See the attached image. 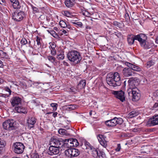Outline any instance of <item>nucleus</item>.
<instances>
[{
    "instance_id": "nucleus-1",
    "label": "nucleus",
    "mask_w": 158,
    "mask_h": 158,
    "mask_svg": "<svg viewBox=\"0 0 158 158\" xmlns=\"http://www.w3.org/2000/svg\"><path fill=\"white\" fill-rule=\"evenodd\" d=\"M63 142L57 138H52L50 142L48 154L50 156L56 155L60 152V149L63 145Z\"/></svg>"
},
{
    "instance_id": "nucleus-2",
    "label": "nucleus",
    "mask_w": 158,
    "mask_h": 158,
    "mask_svg": "<svg viewBox=\"0 0 158 158\" xmlns=\"http://www.w3.org/2000/svg\"><path fill=\"white\" fill-rule=\"evenodd\" d=\"M106 81L108 84L113 87L119 86L121 83L119 74L117 72L108 73L107 76Z\"/></svg>"
},
{
    "instance_id": "nucleus-3",
    "label": "nucleus",
    "mask_w": 158,
    "mask_h": 158,
    "mask_svg": "<svg viewBox=\"0 0 158 158\" xmlns=\"http://www.w3.org/2000/svg\"><path fill=\"white\" fill-rule=\"evenodd\" d=\"M135 81L132 78L128 81V94L130 92L132 94V99L133 101H136L140 98V94L139 90L136 88L134 84Z\"/></svg>"
},
{
    "instance_id": "nucleus-4",
    "label": "nucleus",
    "mask_w": 158,
    "mask_h": 158,
    "mask_svg": "<svg viewBox=\"0 0 158 158\" xmlns=\"http://www.w3.org/2000/svg\"><path fill=\"white\" fill-rule=\"evenodd\" d=\"M67 57L69 60L76 64L79 63L81 59L80 53L75 50L69 52L67 54Z\"/></svg>"
},
{
    "instance_id": "nucleus-5",
    "label": "nucleus",
    "mask_w": 158,
    "mask_h": 158,
    "mask_svg": "<svg viewBox=\"0 0 158 158\" xmlns=\"http://www.w3.org/2000/svg\"><path fill=\"white\" fill-rule=\"evenodd\" d=\"M14 120L12 119H9L5 120L3 123V127L5 129L8 131H12L15 129Z\"/></svg>"
},
{
    "instance_id": "nucleus-6",
    "label": "nucleus",
    "mask_w": 158,
    "mask_h": 158,
    "mask_svg": "<svg viewBox=\"0 0 158 158\" xmlns=\"http://www.w3.org/2000/svg\"><path fill=\"white\" fill-rule=\"evenodd\" d=\"M14 152L17 154L22 153L25 148L24 144L20 142H16L13 145Z\"/></svg>"
},
{
    "instance_id": "nucleus-7",
    "label": "nucleus",
    "mask_w": 158,
    "mask_h": 158,
    "mask_svg": "<svg viewBox=\"0 0 158 158\" xmlns=\"http://www.w3.org/2000/svg\"><path fill=\"white\" fill-rule=\"evenodd\" d=\"M64 153L67 157L71 158L78 156L80 154V152L77 149L71 148L65 150Z\"/></svg>"
},
{
    "instance_id": "nucleus-8",
    "label": "nucleus",
    "mask_w": 158,
    "mask_h": 158,
    "mask_svg": "<svg viewBox=\"0 0 158 158\" xmlns=\"http://www.w3.org/2000/svg\"><path fill=\"white\" fill-rule=\"evenodd\" d=\"M25 16L24 13L22 11H15L12 14V18L17 21H20L23 19Z\"/></svg>"
},
{
    "instance_id": "nucleus-9",
    "label": "nucleus",
    "mask_w": 158,
    "mask_h": 158,
    "mask_svg": "<svg viewBox=\"0 0 158 158\" xmlns=\"http://www.w3.org/2000/svg\"><path fill=\"white\" fill-rule=\"evenodd\" d=\"M114 94L116 97L119 99L121 102H123L125 100L124 93L122 90L114 91Z\"/></svg>"
},
{
    "instance_id": "nucleus-10",
    "label": "nucleus",
    "mask_w": 158,
    "mask_h": 158,
    "mask_svg": "<svg viewBox=\"0 0 158 158\" xmlns=\"http://www.w3.org/2000/svg\"><path fill=\"white\" fill-rule=\"evenodd\" d=\"M136 40H138L141 45H143V44L147 39V37L145 35L143 34H140L136 35Z\"/></svg>"
},
{
    "instance_id": "nucleus-11",
    "label": "nucleus",
    "mask_w": 158,
    "mask_h": 158,
    "mask_svg": "<svg viewBox=\"0 0 158 158\" xmlns=\"http://www.w3.org/2000/svg\"><path fill=\"white\" fill-rule=\"evenodd\" d=\"M150 126H154L158 125V115H154L149 119L147 123Z\"/></svg>"
},
{
    "instance_id": "nucleus-12",
    "label": "nucleus",
    "mask_w": 158,
    "mask_h": 158,
    "mask_svg": "<svg viewBox=\"0 0 158 158\" xmlns=\"http://www.w3.org/2000/svg\"><path fill=\"white\" fill-rule=\"evenodd\" d=\"M36 119L35 118L32 117H29L27 119V124L28 128L31 129L33 128L34 125L36 123Z\"/></svg>"
},
{
    "instance_id": "nucleus-13",
    "label": "nucleus",
    "mask_w": 158,
    "mask_h": 158,
    "mask_svg": "<svg viewBox=\"0 0 158 158\" xmlns=\"http://www.w3.org/2000/svg\"><path fill=\"white\" fill-rule=\"evenodd\" d=\"M97 138L100 144L106 148L107 146V142L105 139L106 137L103 135H99L97 136Z\"/></svg>"
},
{
    "instance_id": "nucleus-14",
    "label": "nucleus",
    "mask_w": 158,
    "mask_h": 158,
    "mask_svg": "<svg viewBox=\"0 0 158 158\" xmlns=\"http://www.w3.org/2000/svg\"><path fill=\"white\" fill-rule=\"evenodd\" d=\"M60 140L63 142V146L65 147L69 148L72 147L73 146V139H66L64 140L62 139H60Z\"/></svg>"
},
{
    "instance_id": "nucleus-15",
    "label": "nucleus",
    "mask_w": 158,
    "mask_h": 158,
    "mask_svg": "<svg viewBox=\"0 0 158 158\" xmlns=\"http://www.w3.org/2000/svg\"><path fill=\"white\" fill-rule=\"evenodd\" d=\"M21 99L19 97H14L11 99V104L13 106H16L21 104Z\"/></svg>"
},
{
    "instance_id": "nucleus-16",
    "label": "nucleus",
    "mask_w": 158,
    "mask_h": 158,
    "mask_svg": "<svg viewBox=\"0 0 158 158\" xmlns=\"http://www.w3.org/2000/svg\"><path fill=\"white\" fill-rule=\"evenodd\" d=\"M126 65L128 67L132 70L137 71H140L141 70V68L138 66L131 64L130 63L126 62L125 63Z\"/></svg>"
},
{
    "instance_id": "nucleus-17",
    "label": "nucleus",
    "mask_w": 158,
    "mask_h": 158,
    "mask_svg": "<svg viewBox=\"0 0 158 158\" xmlns=\"http://www.w3.org/2000/svg\"><path fill=\"white\" fill-rule=\"evenodd\" d=\"M49 48L51 51V53L52 55L55 56L56 54V51L55 48L56 44L54 42H50Z\"/></svg>"
},
{
    "instance_id": "nucleus-18",
    "label": "nucleus",
    "mask_w": 158,
    "mask_h": 158,
    "mask_svg": "<svg viewBox=\"0 0 158 158\" xmlns=\"http://www.w3.org/2000/svg\"><path fill=\"white\" fill-rule=\"evenodd\" d=\"M92 149H91L90 150L92 152L91 153L92 155V156L94 157L95 158H97L98 156V154H100L102 156V155H104V153L103 152H101L100 151L98 152L97 149L95 148L94 147Z\"/></svg>"
},
{
    "instance_id": "nucleus-19",
    "label": "nucleus",
    "mask_w": 158,
    "mask_h": 158,
    "mask_svg": "<svg viewBox=\"0 0 158 158\" xmlns=\"http://www.w3.org/2000/svg\"><path fill=\"white\" fill-rule=\"evenodd\" d=\"M123 73L124 75L126 77L131 76L133 74L131 69L130 68H124L123 71Z\"/></svg>"
},
{
    "instance_id": "nucleus-20",
    "label": "nucleus",
    "mask_w": 158,
    "mask_h": 158,
    "mask_svg": "<svg viewBox=\"0 0 158 158\" xmlns=\"http://www.w3.org/2000/svg\"><path fill=\"white\" fill-rule=\"evenodd\" d=\"M11 4L15 9H19L21 7V6L18 0H10Z\"/></svg>"
},
{
    "instance_id": "nucleus-21",
    "label": "nucleus",
    "mask_w": 158,
    "mask_h": 158,
    "mask_svg": "<svg viewBox=\"0 0 158 158\" xmlns=\"http://www.w3.org/2000/svg\"><path fill=\"white\" fill-rule=\"evenodd\" d=\"M64 4L67 8H70L73 7L75 4V0H65Z\"/></svg>"
},
{
    "instance_id": "nucleus-22",
    "label": "nucleus",
    "mask_w": 158,
    "mask_h": 158,
    "mask_svg": "<svg viewBox=\"0 0 158 158\" xmlns=\"http://www.w3.org/2000/svg\"><path fill=\"white\" fill-rule=\"evenodd\" d=\"M136 35H128L127 37V42L128 44L130 45L133 44L134 42V41L136 40Z\"/></svg>"
},
{
    "instance_id": "nucleus-23",
    "label": "nucleus",
    "mask_w": 158,
    "mask_h": 158,
    "mask_svg": "<svg viewBox=\"0 0 158 158\" xmlns=\"http://www.w3.org/2000/svg\"><path fill=\"white\" fill-rule=\"evenodd\" d=\"M15 110L18 113H23L25 114L27 113L26 109L21 106H16L15 108Z\"/></svg>"
},
{
    "instance_id": "nucleus-24",
    "label": "nucleus",
    "mask_w": 158,
    "mask_h": 158,
    "mask_svg": "<svg viewBox=\"0 0 158 158\" xmlns=\"http://www.w3.org/2000/svg\"><path fill=\"white\" fill-rule=\"evenodd\" d=\"M153 45L154 44L153 43H149L146 41L143 44V45H142L141 46L145 49H148L151 48Z\"/></svg>"
},
{
    "instance_id": "nucleus-25",
    "label": "nucleus",
    "mask_w": 158,
    "mask_h": 158,
    "mask_svg": "<svg viewBox=\"0 0 158 158\" xmlns=\"http://www.w3.org/2000/svg\"><path fill=\"white\" fill-rule=\"evenodd\" d=\"M139 114V112L136 111L134 110L130 112L127 115V117L130 118H132L137 116Z\"/></svg>"
},
{
    "instance_id": "nucleus-26",
    "label": "nucleus",
    "mask_w": 158,
    "mask_h": 158,
    "mask_svg": "<svg viewBox=\"0 0 158 158\" xmlns=\"http://www.w3.org/2000/svg\"><path fill=\"white\" fill-rule=\"evenodd\" d=\"M86 85V81L85 80L80 81L78 85V88L80 89L84 88Z\"/></svg>"
},
{
    "instance_id": "nucleus-27",
    "label": "nucleus",
    "mask_w": 158,
    "mask_h": 158,
    "mask_svg": "<svg viewBox=\"0 0 158 158\" xmlns=\"http://www.w3.org/2000/svg\"><path fill=\"white\" fill-rule=\"evenodd\" d=\"M71 23L77 28L80 27L82 28L83 27L82 23L80 22H71Z\"/></svg>"
},
{
    "instance_id": "nucleus-28",
    "label": "nucleus",
    "mask_w": 158,
    "mask_h": 158,
    "mask_svg": "<svg viewBox=\"0 0 158 158\" xmlns=\"http://www.w3.org/2000/svg\"><path fill=\"white\" fill-rule=\"evenodd\" d=\"M62 13L63 15L68 17H71L72 15L71 13L69 11L63 10Z\"/></svg>"
},
{
    "instance_id": "nucleus-29",
    "label": "nucleus",
    "mask_w": 158,
    "mask_h": 158,
    "mask_svg": "<svg viewBox=\"0 0 158 158\" xmlns=\"http://www.w3.org/2000/svg\"><path fill=\"white\" fill-rule=\"evenodd\" d=\"M115 118L116 125L117 124H121L123 123V121L121 118L115 117Z\"/></svg>"
},
{
    "instance_id": "nucleus-30",
    "label": "nucleus",
    "mask_w": 158,
    "mask_h": 158,
    "mask_svg": "<svg viewBox=\"0 0 158 158\" xmlns=\"http://www.w3.org/2000/svg\"><path fill=\"white\" fill-rule=\"evenodd\" d=\"M58 133L62 135H66L67 131L66 130L64 129H60L58 130Z\"/></svg>"
},
{
    "instance_id": "nucleus-31",
    "label": "nucleus",
    "mask_w": 158,
    "mask_h": 158,
    "mask_svg": "<svg viewBox=\"0 0 158 158\" xmlns=\"http://www.w3.org/2000/svg\"><path fill=\"white\" fill-rule=\"evenodd\" d=\"M152 20L153 22V23L156 25L158 24V17L156 16H154L152 18Z\"/></svg>"
},
{
    "instance_id": "nucleus-32",
    "label": "nucleus",
    "mask_w": 158,
    "mask_h": 158,
    "mask_svg": "<svg viewBox=\"0 0 158 158\" xmlns=\"http://www.w3.org/2000/svg\"><path fill=\"white\" fill-rule=\"evenodd\" d=\"M76 105H70L67 106L66 108L67 110H74L76 107Z\"/></svg>"
},
{
    "instance_id": "nucleus-33",
    "label": "nucleus",
    "mask_w": 158,
    "mask_h": 158,
    "mask_svg": "<svg viewBox=\"0 0 158 158\" xmlns=\"http://www.w3.org/2000/svg\"><path fill=\"white\" fill-rule=\"evenodd\" d=\"M47 58L49 61L52 63L55 62L56 60L55 58L52 56H48Z\"/></svg>"
},
{
    "instance_id": "nucleus-34",
    "label": "nucleus",
    "mask_w": 158,
    "mask_h": 158,
    "mask_svg": "<svg viewBox=\"0 0 158 158\" xmlns=\"http://www.w3.org/2000/svg\"><path fill=\"white\" fill-rule=\"evenodd\" d=\"M59 24L61 27L65 28L67 26V23L63 20H61L59 22Z\"/></svg>"
},
{
    "instance_id": "nucleus-35",
    "label": "nucleus",
    "mask_w": 158,
    "mask_h": 158,
    "mask_svg": "<svg viewBox=\"0 0 158 158\" xmlns=\"http://www.w3.org/2000/svg\"><path fill=\"white\" fill-rule=\"evenodd\" d=\"M85 145L86 147V148L88 149H89L90 150L91 149H92L93 147L88 142H86L85 143Z\"/></svg>"
},
{
    "instance_id": "nucleus-36",
    "label": "nucleus",
    "mask_w": 158,
    "mask_h": 158,
    "mask_svg": "<svg viewBox=\"0 0 158 158\" xmlns=\"http://www.w3.org/2000/svg\"><path fill=\"white\" fill-rule=\"evenodd\" d=\"M73 147H77L79 145V143L78 142L77 140L75 139H73Z\"/></svg>"
},
{
    "instance_id": "nucleus-37",
    "label": "nucleus",
    "mask_w": 158,
    "mask_h": 158,
    "mask_svg": "<svg viewBox=\"0 0 158 158\" xmlns=\"http://www.w3.org/2000/svg\"><path fill=\"white\" fill-rule=\"evenodd\" d=\"M42 41V39L40 37L38 36H37L36 37V41L37 42V44L38 45L40 46L41 45V41Z\"/></svg>"
},
{
    "instance_id": "nucleus-38",
    "label": "nucleus",
    "mask_w": 158,
    "mask_h": 158,
    "mask_svg": "<svg viewBox=\"0 0 158 158\" xmlns=\"http://www.w3.org/2000/svg\"><path fill=\"white\" fill-rule=\"evenodd\" d=\"M64 58V56L63 53L57 55V58L59 60H62Z\"/></svg>"
},
{
    "instance_id": "nucleus-39",
    "label": "nucleus",
    "mask_w": 158,
    "mask_h": 158,
    "mask_svg": "<svg viewBox=\"0 0 158 158\" xmlns=\"http://www.w3.org/2000/svg\"><path fill=\"white\" fill-rule=\"evenodd\" d=\"M124 17L125 18L126 21L127 22H129L130 20V19L129 15V14L127 13H126L124 16Z\"/></svg>"
},
{
    "instance_id": "nucleus-40",
    "label": "nucleus",
    "mask_w": 158,
    "mask_h": 158,
    "mask_svg": "<svg viewBox=\"0 0 158 158\" xmlns=\"http://www.w3.org/2000/svg\"><path fill=\"white\" fill-rule=\"evenodd\" d=\"M31 158H39L38 155L36 153H32L31 154Z\"/></svg>"
},
{
    "instance_id": "nucleus-41",
    "label": "nucleus",
    "mask_w": 158,
    "mask_h": 158,
    "mask_svg": "<svg viewBox=\"0 0 158 158\" xmlns=\"http://www.w3.org/2000/svg\"><path fill=\"white\" fill-rule=\"evenodd\" d=\"M20 43L22 45H24L27 44V41L25 38H23L21 40Z\"/></svg>"
},
{
    "instance_id": "nucleus-42",
    "label": "nucleus",
    "mask_w": 158,
    "mask_h": 158,
    "mask_svg": "<svg viewBox=\"0 0 158 158\" xmlns=\"http://www.w3.org/2000/svg\"><path fill=\"white\" fill-rule=\"evenodd\" d=\"M154 63L152 60H150L147 62V68H150L152 65H153Z\"/></svg>"
},
{
    "instance_id": "nucleus-43",
    "label": "nucleus",
    "mask_w": 158,
    "mask_h": 158,
    "mask_svg": "<svg viewBox=\"0 0 158 158\" xmlns=\"http://www.w3.org/2000/svg\"><path fill=\"white\" fill-rule=\"evenodd\" d=\"M53 108V110H56L57 109L58 105L56 103H52L50 105Z\"/></svg>"
},
{
    "instance_id": "nucleus-44",
    "label": "nucleus",
    "mask_w": 158,
    "mask_h": 158,
    "mask_svg": "<svg viewBox=\"0 0 158 158\" xmlns=\"http://www.w3.org/2000/svg\"><path fill=\"white\" fill-rule=\"evenodd\" d=\"M31 7L34 13H36L38 12L39 10L36 7L32 5L31 6Z\"/></svg>"
},
{
    "instance_id": "nucleus-45",
    "label": "nucleus",
    "mask_w": 158,
    "mask_h": 158,
    "mask_svg": "<svg viewBox=\"0 0 158 158\" xmlns=\"http://www.w3.org/2000/svg\"><path fill=\"white\" fill-rule=\"evenodd\" d=\"M105 123L107 126L109 127H112L110 120L106 121Z\"/></svg>"
},
{
    "instance_id": "nucleus-46",
    "label": "nucleus",
    "mask_w": 158,
    "mask_h": 158,
    "mask_svg": "<svg viewBox=\"0 0 158 158\" xmlns=\"http://www.w3.org/2000/svg\"><path fill=\"white\" fill-rule=\"evenodd\" d=\"M113 23H114V26H116L118 27H121V24L120 23H118L116 21H114Z\"/></svg>"
},
{
    "instance_id": "nucleus-47",
    "label": "nucleus",
    "mask_w": 158,
    "mask_h": 158,
    "mask_svg": "<svg viewBox=\"0 0 158 158\" xmlns=\"http://www.w3.org/2000/svg\"><path fill=\"white\" fill-rule=\"evenodd\" d=\"M111 121V123L112 124V126H115L116 125L115 121V117L113 119H111L110 120Z\"/></svg>"
},
{
    "instance_id": "nucleus-48",
    "label": "nucleus",
    "mask_w": 158,
    "mask_h": 158,
    "mask_svg": "<svg viewBox=\"0 0 158 158\" xmlns=\"http://www.w3.org/2000/svg\"><path fill=\"white\" fill-rule=\"evenodd\" d=\"M121 148V147L120 144H117V147L115 148V150L116 152H119L120 151Z\"/></svg>"
},
{
    "instance_id": "nucleus-49",
    "label": "nucleus",
    "mask_w": 158,
    "mask_h": 158,
    "mask_svg": "<svg viewBox=\"0 0 158 158\" xmlns=\"http://www.w3.org/2000/svg\"><path fill=\"white\" fill-rule=\"evenodd\" d=\"M113 34H114V35L117 36L118 37H120L121 35V34L118 31L114 32V33Z\"/></svg>"
},
{
    "instance_id": "nucleus-50",
    "label": "nucleus",
    "mask_w": 158,
    "mask_h": 158,
    "mask_svg": "<svg viewBox=\"0 0 158 158\" xmlns=\"http://www.w3.org/2000/svg\"><path fill=\"white\" fill-rule=\"evenodd\" d=\"M0 52H0V56L1 55V53H2L3 54V56H3V57L4 58L5 57L6 58L7 57L6 56V53L3 52L2 51H1V50H0Z\"/></svg>"
},
{
    "instance_id": "nucleus-51",
    "label": "nucleus",
    "mask_w": 158,
    "mask_h": 158,
    "mask_svg": "<svg viewBox=\"0 0 158 158\" xmlns=\"http://www.w3.org/2000/svg\"><path fill=\"white\" fill-rule=\"evenodd\" d=\"M83 14L84 15L87 16V15L89 14V13L87 11H85L84 12H83Z\"/></svg>"
},
{
    "instance_id": "nucleus-52",
    "label": "nucleus",
    "mask_w": 158,
    "mask_h": 158,
    "mask_svg": "<svg viewBox=\"0 0 158 158\" xmlns=\"http://www.w3.org/2000/svg\"><path fill=\"white\" fill-rule=\"evenodd\" d=\"M65 27L67 28V29L70 30H71V26L69 24H68V23L67 24V26L66 27Z\"/></svg>"
},
{
    "instance_id": "nucleus-53",
    "label": "nucleus",
    "mask_w": 158,
    "mask_h": 158,
    "mask_svg": "<svg viewBox=\"0 0 158 158\" xmlns=\"http://www.w3.org/2000/svg\"><path fill=\"white\" fill-rule=\"evenodd\" d=\"M63 63L64 65L66 66H68L69 65V64L68 63L66 62L65 61H63Z\"/></svg>"
},
{
    "instance_id": "nucleus-54",
    "label": "nucleus",
    "mask_w": 158,
    "mask_h": 158,
    "mask_svg": "<svg viewBox=\"0 0 158 158\" xmlns=\"http://www.w3.org/2000/svg\"><path fill=\"white\" fill-rule=\"evenodd\" d=\"M57 114H58L57 112H55L53 113V114H52V116L53 117H55L56 116Z\"/></svg>"
},
{
    "instance_id": "nucleus-55",
    "label": "nucleus",
    "mask_w": 158,
    "mask_h": 158,
    "mask_svg": "<svg viewBox=\"0 0 158 158\" xmlns=\"http://www.w3.org/2000/svg\"><path fill=\"white\" fill-rule=\"evenodd\" d=\"M3 65V63L0 60V67H2Z\"/></svg>"
},
{
    "instance_id": "nucleus-56",
    "label": "nucleus",
    "mask_w": 158,
    "mask_h": 158,
    "mask_svg": "<svg viewBox=\"0 0 158 158\" xmlns=\"http://www.w3.org/2000/svg\"><path fill=\"white\" fill-rule=\"evenodd\" d=\"M158 106V103H156L154 105L153 107L154 108H156Z\"/></svg>"
},
{
    "instance_id": "nucleus-57",
    "label": "nucleus",
    "mask_w": 158,
    "mask_h": 158,
    "mask_svg": "<svg viewBox=\"0 0 158 158\" xmlns=\"http://www.w3.org/2000/svg\"><path fill=\"white\" fill-rule=\"evenodd\" d=\"M4 2V0H0V4H3Z\"/></svg>"
},
{
    "instance_id": "nucleus-58",
    "label": "nucleus",
    "mask_w": 158,
    "mask_h": 158,
    "mask_svg": "<svg viewBox=\"0 0 158 158\" xmlns=\"http://www.w3.org/2000/svg\"><path fill=\"white\" fill-rule=\"evenodd\" d=\"M138 131V130L136 128H135L133 129V131L134 132H136Z\"/></svg>"
},
{
    "instance_id": "nucleus-59",
    "label": "nucleus",
    "mask_w": 158,
    "mask_h": 158,
    "mask_svg": "<svg viewBox=\"0 0 158 158\" xmlns=\"http://www.w3.org/2000/svg\"><path fill=\"white\" fill-rule=\"evenodd\" d=\"M3 82V80L2 78H0V84L2 83Z\"/></svg>"
},
{
    "instance_id": "nucleus-60",
    "label": "nucleus",
    "mask_w": 158,
    "mask_h": 158,
    "mask_svg": "<svg viewBox=\"0 0 158 158\" xmlns=\"http://www.w3.org/2000/svg\"><path fill=\"white\" fill-rule=\"evenodd\" d=\"M104 155H102V156H101V154H98V158H101V157H103V156Z\"/></svg>"
},
{
    "instance_id": "nucleus-61",
    "label": "nucleus",
    "mask_w": 158,
    "mask_h": 158,
    "mask_svg": "<svg viewBox=\"0 0 158 158\" xmlns=\"http://www.w3.org/2000/svg\"><path fill=\"white\" fill-rule=\"evenodd\" d=\"M62 32L64 34H66L67 33V31H66V30H63L62 31Z\"/></svg>"
},
{
    "instance_id": "nucleus-62",
    "label": "nucleus",
    "mask_w": 158,
    "mask_h": 158,
    "mask_svg": "<svg viewBox=\"0 0 158 158\" xmlns=\"http://www.w3.org/2000/svg\"><path fill=\"white\" fill-rule=\"evenodd\" d=\"M156 43L158 44V36L156 38Z\"/></svg>"
},
{
    "instance_id": "nucleus-63",
    "label": "nucleus",
    "mask_w": 158,
    "mask_h": 158,
    "mask_svg": "<svg viewBox=\"0 0 158 158\" xmlns=\"http://www.w3.org/2000/svg\"><path fill=\"white\" fill-rule=\"evenodd\" d=\"M7 91H8L10 93L11 92L10 90L8 88H7Z\"/></svg>"
},
{
    "instance_id": "nucleus-64",
    "label": "nucleus",
    "mask_w": 158,
    "mask_h": 158,
    "mask_svg": "<svg viewBox=\"0 0 158 158\" xmlns=\"http://www.w3.org/2000/svg\"><path fill=\"white\" fill-rule=\"evenodd\" d=\"M86 29H90L91 28L89 26H87L86 27Z\"/></svg>"
}]
</instances>
